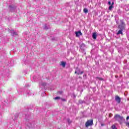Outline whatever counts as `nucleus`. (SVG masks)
Listing matches in <instances>:
<instances>
[{"label":"nucleus","instance_id":"nucleus-14","mask_svg":"<svg viewBox=\"0 0 129 129\" xmlns=\"http://www.w3.org/2000/svg\"><path fill=\"white\" fill-rule=\"evenodd\" d=\"M96 79H98V80H100V81L103 80V79H102L101 78H99V77H97Z\"/></svg>","mask_w":129,"mask_h":129},{"label":"nucleus","instance_id":"nucleus-1","mask_svg":"<svg viewBox=\"0 0 129 129\" xmlns=\"http://www.w3.org/2000/svg\"><path fill=\"white\" fill-rule=\"evenodd\" d=\"M120 22L121 25L118 26V28L120 29V30L118 31V32L117 33V35H122V31L123 29H124V27H125V24H124V22H123V21L120 20Z\"/></svg>","mask_w":129,"mask_h":129},{"label":"nucleus","instance_id":"nucleus-4","mask_svg":"<svg viewBox=\"0 0 129 129\" xmlns=\"http://www.w3.org/2000/svg\"><path fill=\"white\" fill-rule=\"evenodd\" d=\"M75 74H76V73L78 74V75H79L80 74H83V72H81L80 70L79 69H77L76 71L75 72Z\"/></svg>","mask_w":129,"mask_h":129},{"label":"nucleus","instance_id":"nucleus-8","mask_svg":"<svg viewBox=\"0 0 129 129\" xmlns=\"http://www.w3.org/2000/svg\"><path fill=\"white\" fill-rule=\"evenodd\" d=\"M60 65L62 66V67L65 68V67L66 66V62L64 61H61Z\"/></svg>","mask_w":129,"mask_h":129},{"label":"nucleus","instance_id":"nucleus-20","mask_svg":"<svg viewBox=\"0 0 129 129\" xmlns=\"http://www.w3.org/2000/svg\"><path fill=\"white\" fill-rule=\"evenodd\" d=\"M44 29L45 30H47V29H48V28L47 27V26L45 25V27H44Z\"/></svg>","mask_w":129,"mask_h":129},{"label":"nucleus","instance_id":"nucleus-13","mask_svg":"<svg viewBox=\"0 0 129 129\" xmlns=\"http://www.w3.org/2000/svg\"><path fill=\"white\" fill-rule=\"evenodd\" d=\"M113 8V7L112 6V5H111L109 7V10L110 11L112 9V8Z\"/></svg>","mask_w":129,"mask_h":129},{"label":"nucleus","instance_id":"nucleus-22","mask_svg":"<svg viewBox=\"0 0 129 129\" xmlns=\"http://www.w3.org/2000/svg\"><path fill=\"white\" fill-rule=\"evenodd\" d=\"M114 4V3L113 2L112 3L111 6H113Z\"/></svg>","mask_w":129,"mask_h":129},{"label":"nucleus","instance_id":"nucleus-21","mask_svg":"<svg viewBox=\"0 0 129 129\" xmlns=\"http://www.w3.org/2000/svg\"><path fill=\"white\" fill-rule=\"evenodd\" d=\"M62 101H66V100L64 99H62Z\"/></svg>","mask_w":129,"mask_h":129},{"label":"nucleus","instance_id":"nucleus-7","mask_svg":"<svg viewBox=\"0 0 129 129\" xmlns=\"http://www.w3.org/2000/svg\"><path fill=\"white\" fill-rule=\"evenodd\" d=\"M97 35L96 34V33L94 32L92 34V38L94 39V40H96V37Z\"/></svg>","mask_w":129,"mask_h":129},{"label":"nucleus","instance_id":"nucleus-19","mask_svg":"<svg viewBox=\"0 0 129 129\" xmlns=\"http://www.w3.org/2000/svg\"><path fill=\"white\" fill-rule=\"evenodd\" d=\"M126 120H128V119H129V116H127L126 117Z\"/></svg>","mask_w":129,"mask_h":129},{"label":"nucleus","instance_id":"nucleus-18","mask_svg":"<svg viewBox=\"0 0 129 129\" xmlns=\"http://www.w3.org/2000/svg\"><path fill=\"white\" fill-rule=\"evenodd\" d=\"M41 85H43V86H45V85H46V83H42V84H40Z\"/></svg>","mask_w":129,"mask_h":129},{"label":"nucleus","instance_id":"nucleus-2","mask_svg":"<svg viewBox=\"0 0 129 129\" xmlns=\"http://www.w3.org/2000/svg\"><path fill=\"white\" fill-rule=\"evenodd\" d=\"M93 124V120H89L86 122V126L87 127L89 126V125H92Z\"/></svg>","mask_w":129,"mask_h":129},{"label":"nucleus","instance_id":"nucleus-17","mask_svg":"<svg viewBox=\"0 0 129 129\" xmlns=\"http://www.w3.org/2000/svg\"><path fill=\"white\" fill-rule=\"evenodd\" d=\"M108 5H109V6H110V5H111V2H110V1H109V2H108Z\"/></svg>","mask_w":129,"mask_h":129},{"label":"nucleus","instance_id":"nucleus-6","mask_svg":"<svg viewBox=\"0 0 129 129\" xmlns=\"http://www.w3.org/2000/svg\"><path fill=\"white\" fill-rule=\"evenodd\" d=\"M114 117L116 119H122V117L118 114H116Z\"/></svg>","mask_w":129,"mask_h":129},{"label":"nucleus","instance_id":"nucleus-23","mask_svg":"<svg viewBox=\"0 0 129 129\" xmlns=\"http://www.w3.org/2000/svg\"><path fill=\"white\" fill-rule=\"evenodd\" d=\"M19 92V93H21V92Z\"/></svg>","mask_w":129,"mask_h":129},{"label":"nucleus","instance_id":"nucleus-9","mask_svg":"<svg viewBox=\"0 0 129 129\" xmlns=\"http://www.w3.org/2000/svg\"><path fill=\"white\" fill-rule=\"evenodd\" d=\"M84 48H85V44L83 43L81 45V49H84Z\"/></svg>","mask_w":129,"mask_h":129},{"label":"nucleus","instance_id":"nucleus-5","mask_svg":"<svg viewBox=\"0 0 129 129\" xmlns=\"http://www.w3.org/2000/svg\"><path fill=\"white\" fill-rule=\"evenodd\" d=\"M115 100L117 102V103H120V98L118 96H116L115 98Z\"/></svg>","mask_w":129,"mask_h":129},{"label":"nucleus","instance_id":"nucleus-16","mask_svg":"<svg viewBox=\"0 0 129 129\" xmlns=\"http://www.w3.org/2000/svg\"><path fill=\"white\" fill-rule=\"evenodd\" d=\"M54 99H55V100H57V99H60V97H56L54 98Z\"/></svg>","mask_w":129,"mask_h":129},{"label":"nucleus","instance_id":"nucleus-15","mask_svg":"<svg viewBox=\"0 0 129 129\" xmlns=\"http://www.w3.org/2000/svg\"><path fill=\"white\" fill-rule=\"evenodd\" d=\"M111 127L112 129H116V127L114 125H112Z\"/></svg>","mask_w":129,"mask_h":129},{"label":"nucleus","instance_id":"nucleus-10","mask_svg":"<svg viewBox=\"0 0 129 129\" xmlns=\"http://www.w3.org/2000/svg\"><path fill=\"white\" fill-rule=\"evenodd\" d=\"M33 79L32 80L33 82L35 81H37V77L36 76L33 77Z\"/></svg>","mask_w":129,"mask_h":129},{"label":"nucleus","instance_id":"nucleus-24","mask_svg":"<svg viewBox=\"0 0 129 129\" xmlns=\"http://www.w3.org/2000/svg\"><path fill=\"white\" fill-rule=\"evenodd\" d=\"M82 101L81 102V103H82Z\"/></svg>","mask_w":129,"mask_h":129},{"label":"nucleus","instance_id":"nucleus-12","mask_svg":"<svg viewBox=\"0 0 129 129\" xmlns=\"http://www.w3.org/2000/svg\"><path fill=\"white\" fill-rule=\"evenodd\" d=\"M12 35L13 36H15L16 35H18V34H17V33H16L15 31H12Z\"/></svg>","mask_w":129,"mask_h":129},{"label":"nucleus","instance_id":"nucleus-3","mask_svg":"<svg viewBox=\"0 0 129 129\" xmlns=\"http://www.w3.org/2000/svg\"><path fill=\"white\" fill-rule=\"evenodd\" d=\"M76 37H80V36H82V33H81V31L76 32Z\"/></svg>","mask_w":129,"mask_h":129},{"label":"nucleus","instance_id":"nucleus-11","mask_svg":"<svg viewBox=\"0 0 129 129\" xmlns=\"http://www.w3.org/2000/svg\"><path fill=\"white\" fill-rule=\"evenodd\" d=\"M84 12H85V14H87V13H88V10H87V9L86 8H85L84 9Z\"/></svg>","mask_w":129,"mask_h":129}]
</instances>
